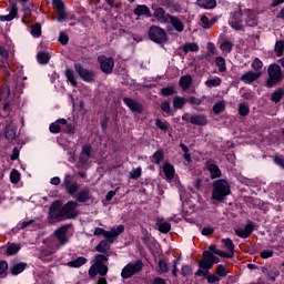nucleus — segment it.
<instances>
[{
    "instance_id": "33",
    "label": "nucleus",
    "mask_w": 284,
    "mask_h": 284,
    "mask_svg": "<svg viewBox=\"0 0 284 284\" xmlns=\"http://www.w3.org/2000/svg\"><path fill=\"white\" fill-rule=\"evenodd\" d=\"M197 6L204 10H212L216 8V0H197Z\"/></svg>"
},
{
    "instance_id": "18",
    "label": "nucleus",
    "mask_w": 284,
    "mask_h": 284,
    "mask_svg": "<svg viewBox=\"0 0 284 284\" xmlns=\"http://www.w3.org/2000/svg\"><path fill=\"white\" fill-rule=\"evenodd\" d=\"M17 14H19V7L17 2H10V12L7 16H0V21H12L17 19Z\"/></svg>"
},
{
    "instance_id": "29",
    "label": "nucleus",
    "mask_w": 284,
    "mask_h": 284,
    "mask_svg": "<svg viewBox=\"0 0 284 284\" xmlns=\"http://www.w3.org/2000/svg\"><path fill=\"white\" fill-rule=\"evenodd\" d=\"M190 123L192 125H207V116L205 114L192 115Z\"/></svg>"
},
{
    "instance_id": "26",
    "label": "nucleus",
    "mask_w": 284,
    "mask_h": 284,
    "mask_svg": "<svg viewBox=\"0 0 284 284\" xmlns=\"http://www.w3.org/2000/svg\"><path fill=\"white\" fill-rule=\"evenodd\" d=\"M61 125H68V120L59 119L55 122L51 123L49 130L52 134H59L61 132Z\"/></svg>"
},
{
    "instance_id": "19",
    "label": "nucleus",
    "mask_w": 284,
    "mask_h": 284,
    "mask_svg": "<svg viewBox=\"0 0 284 284\" xmlns=\"http://www.w3.org/2000/svg\"><path fill=\"white\" fill-rule=\"evenodd\" d=\"M260 77H263V72L248 71L241 77V81L243 83H254V81H258Z\"/></svg>"
},
{
    "instance_id": "42",
    "label": "nucleus",
    "mask_w": 284,
    "mask_h": 284,
    "mask_svg": "<svg viewBox=\"0 0 284 284\" xmlns=\"http://www.w3.org/2000/svg\"><path fill=\"white\" fill-rule=\"evenodd\" d=\"M64 74L68 81L71 83V85H73V88H77V85H79L77 79L74 78V72L72 71V69H67Z\"/></svg>"
},
{
    "instance_id": "60",
    "label": "nucleus",
    "mask_w": 284,
    "mask_h": 284,
    "mask_svg": "<svg viewBox=\"0 0 284 284\" xmlns=\"http://www.w3.org/2000/svg\"><path fill=\"white\" fill-rule=\"evenodd\" d=\"M261 258H272L274 256V251L272 250H264L260 253Z\"/></svg>"
},
{
    "instance_id": "10",
    "label": "nucleus",
    "mask_w": 284,
    "mask_h": 284,
    "mask_svg": "<svg viewBox=\"0 0 284 284\" xmlns=\"http://www.w3.org/2000/svg\"><path fill=\"white\" fill-rule=\"evenodd\" d=\"M77 207H79V202L77 201H69L62 205L64 221L68 219H77V216H79V211H77Z\"/></svg>"
},
{
    "instance_id": "53",
    "label": "nucleus",
    "mask_w": 284,
    "mask_h": 284,
    "mask_svg": "<svg viewBox=\"0 0 284 284\" xmlns=\"http://www.w3.org/2000/svg\"><path fill=\"white\" fill-rule=\"evenodd\" d=\"M221 83H222L221 78H215V79L205 81L206 88H219V85H221Z\"/></svg>"
},
{
    "instance_id": "3",
    "label": "nucleus",
    "mask_w": 284,
    "mask_h": 284,
    "mask_svg": "<svg viewBox=\"0 0 284 284\" xmlns=\"http://www.w3.org/2000/svg\"><path fill=\"white\" fill-rule=\"evenodd\" d=\"M268 79L266 81V88H274L277 83L283 81V70H281V65L273 63L267 69Z\"/></svg>"
},
{
    "instance_id": "54",
    "label": "nucleus",
    "mask_w": 284,
    "mask_h": 284,
    "mask_svg": "<svg viewBox=\"0 0 284 284\" xmlns=\"http://www.w3.org/2000/svg\"><path fill=\"white\" fill-rule=\"evenodd\" d=\"M10 181L13 184L19 183L21 181V173L13 169L10 173Z\"/></svg>"
},
{
    "instance_id": "51",
    "label": "nucleus",
    "mask_w": 284,
    "mask_h": 284,
    "mask_svg": "<svg viewBox=\"0 0 284 284\" xmlns=\"http://www.w3.org/2000/svg\"><path fill=\"white\" fill-rule=\"evenodd\" d=\"M183 52L187 53V52H199V44L196 43H186L183 47Z\"/></svg>"
},
{
    "instance_id": "27",
    "label": "nucleus",
    "mask_w": 284,
    "mask_h": 284,
    "mask_svg": "<svg viewBox=\"0 0 284 284\" xmlns=\"http://www.w3.org/2000/svg\"><path fill=\"white\" fill-rule=\"evenodd\" d=\"M169 23H171L176 32H183V30H185V24H183V21H181V19L178 17L171 16L169 18Z\"/></svg>"
},
{
    "instance_id": "59",
    "label": "nucleus",
    "mask_w": 284,
    "mask_h": 284,
    "mask_svg": "<svg viewBox=\"0 0 284 284\" xmlns=\"http://www.w3.org/2000/svg\"><path fill=\"white\" fill-rule=\"evenodd\" d=\"M31 34H33V37H41V24L40 23H36V24L31 26Z\"/></svg>"
},
{
    "instance_id": "48",
    "label": "nucleus",
    "mask_w": 284,
    "mask_h": 284,
    "mask_svg": "<svg viewBox=\"0 0 284 284\" xmlns=\"http://www.w3.org/2000/svg\"><path fill=\"white\" fill-rule=\"evenodd\" d=\"M225 111V101H219L213 105L214 114H221V112Z\"/></svg>"
},
{
    "instance_id": "39",
    "label": "nucleus",
    "mask_w": 284,
    "mask_h": 284,
    "mask_svg": "<svg viewBox=\"0 0 284 284\" xmlns=\"http://www.w3.org/2000/svg\"><path fill=\"white\" fill-rule=\"evenodd\" d=\"M165 159V155L163 154V150H158L151 158L152 163H155V165H161V162Z\"/></svg>"
},
{
    "instance_id": "61",
    "label": "nucleus",
    "mask_w": 284,
    "mask_h": 284,
    "mask_svg": "<svg viewBox=\"0 0 284 284\" xmlns=\"http://www.w3.org/2000/svg\"><path fill=\"white\" fill-rule=\"evenodd\" d=\"M182 276H191L192 274V267L190 265H183L181 268Z\"/></svg>"
},
{
    "instance_id": "1",
    "label": "nucleus",
    "mask_w": 284,
    "mask_h": 284,
    "mask_svg": "<svg viewBox=\"0 0 284 284\" xmlns=\"http://www.w3.org/2000/svg\"><path fill=\"white\" fill-rule=\"evenodd\" d=\"M231 192L227 180L220 179L213 182L212 199L214 201L223 203V201L230 196Z\"/></svg>"
},
{
    "instance_id": "11",
    "label": "nucleus",
    "mask_w": 284,
    "mask_h": 284,
    "mask_svg": "<svg viewBox=\"0 0 284 284\" xmlns=\"http://www.w3.org/2000/svg\"><path fill=\"white\" fill-rule=\"evenodd\" d=\"M62 187H64L67 194L70 196H74V194L79 192V183H77V181H74V176L70 174L64 176Z\"/></svg>"
},
{
    "instance_id": "37",
    "label": "nucleus",
    "mask_w": 284,
    "mask_h": 284,
    "mask_svg": "<svg viewBox=\"0 0 284 284\" xmlns=\"http://www.w3.org/2000/svg\"><path fill=\"white\" fill-rule=\"evenodd\" d=\"M233 48H234V43L232 41H229V40H224L220 44V50H222L224 54H230V52H232Z\"/></svg>"
},
{
    "instance_id": "16",
    "label": "nucleus",
    "mask_w": 284,
    "mask_h": 284,
    "mask_svg": "<svg viewBox=\"0 0 284 284\" xmlns=\"http://www.w3.org/2000/svg\"><path fill=\"white\" fill-rule=\"evenodd\" d=\"M122 101L129 106L131 112H135L136 114H141L143 112V104H141V102H138L132 98H123Z\"/></svg>"
},
{
    "instance_id": "22",
    "label": "nucleus",
    "mask_w": 284,
    "mask_h": 284,
    "mask_svg": "<svg viewBox=\"0 0 284 284\" xmlns=\"http://www.w3.org/2000/svg\"><path fill=\"white\" fill-rule=\"evenodd\" d=\"M244 12L247 16L246 26H248L250 28H256V26H258V19L256 18V12L251 9H246Z\"/></svg>"
},
{
    "instance_id": "47",
    "label": "nucleus",
    "mask_w": 284,
    "mask_h": 284,
    "mask_svg": "<svg viewBox=\"0 0 284 284\" xmlns=\"http://www.w3.org/2000/svg\"><path fill=\"white\" fill-rule=\"evenodd\" d=\"M274 52H275L276 57H283V52H284V41L283 40H280L275 43Z\"/></svg>"
},
{
    "instance_id": "63",
    "label": "nucleus",
    "mask_w": 284,
    "mask_h": 284,
    "mask_svg": "<svg viewBox=\"0 0 284 284\" xmlns=\"http://www.w3.org/2000/svg\"><path fill=\"white\" fill-rule=\"evenodd\" d=\"M161 110L162 112H165L166 114H170L171 106H170V101H164L161 103Z\"/></svg>"
},
{
    "instance_id": "38",
    "label": "nucleus",
    "mask_w": 284,
    "mask_h": 284,
    "mask_svg": "<svg viewBox=\"0 0 284 284\" xmlns=\"http://www.w3.org/2000/svg\"><path fill=\"white\" fill-rule=\"evenodd\" d=\"M215 65L219 70V72H226L227 71V64L223 57H216L215 58Z\"/></svg>"
},
{
    "instance_id": "52",
    "label": "nucleus",
    "mask_w": 284,
    "mask_h": 284,
    "mask_svg": "<svg viewBox=\"0 0 284 284\" xmlns=\"http://www.w3.org/2000/svg\"><path fill=\"white\" fill-rule=\"evenodd\" d=\"M6 139H8V141H14V139H17V129H14V128H7V130H6Z\"/></svg>"
},
{
    "instance_id": "44",
    "label": "nucleus",
    "mask_w": 284,
    "mask_h": 284,
    "mask_svg": "<svg viewBox=\"0 0 284 284\" xmlns=\"http://www.w3.org/2000/svg\"><path fill=\"white\" fill-rule=\"evenodd\" d=\"M160 94L162 97H172V94H176V89H174V85L165 87L161 89Z\"/></svg>"
},
{
    "instance_id": "40",
    "label": "nucleus",
    "mask_w": 284,
    "mask_h": 284,
    "mask_svg": "<svg viewBox=\"0 0 284 284\" xmlns=\"http://www.w3.org/2000/svg\"><path fill=\"white\" fill-rule=\"evenodd\" d=\"M284 97V90L283 89H277L274 91L271 95V101L273 103H281L282 99Z\"/></svg>"
},
{
    "instance_id": "57",
    "label": "nucleus",
    "mask_w": 284,
    "mask_h": 284,
    "mask_svg": "<svg viewBox=\"0 0 284 284\" xmlns=\"http://www.w3.org/2000/svg\"><path fill=\"white\" fill-rule=\"evenodd\" d=\"M170 230H172V224H170L169 222H164L159 225V232H161L162 234H168Z\"/></svg>"
},
{
    "instance_id": "56",
    "label": "nucleus",
    "mask_w": 284,
    "mask_h": 284,
    "mask_svg": "<svg viewBox=\"0 0 284 284\" xmlns=\"http://www.w3.org/2000/svg\"><path fill=\"white\" fill-rule=\"evenodd\" d=\"M8 273V263L6 261H0V278H6Z\"/></svg>"
},
{
    "instance_id": "14",
    "label": "nucleus",
    "mask_w": 284,
    "mask_h": 284,
    "mask_svg": "<svg viewBox=\"0 0 284 284\" xmlns=\"http://www.w3.org/2000/svg\"><path fill=\"white\" fill-rule=\"evenodd\" d=\"M205 168L211 174V179H221L222 172L221 169H219V165H216V162L212 159L207 160L205 162Z\"/></svg>"
},
{
    "instance_id": "49",
    "label": "nucleus",
    "mask_w": 284,
    "mask_h": 284,
    "mask_svg": "<svg viewBox=\"0 0 284 284\" xmlns=\"http://www.w3.org/2000/svg\"><path fill=\"white\" fill-rule=\"evenodd\" d=\"M239 114H240V116H247V114H250V105L245 102L240 103Z\"/></svg>"
},
{
    "instance_id": "58",
    "label": "nucleus",
    "mask_w": 284,
    "mask_h": 284,
    "mask_svg": "<svg viewBox=\"0 0 284 284\" xmlns=\"http://www.w3.org/2000/svg\"><path fill=\"white\" fill-rule=\"evenodd\" d=\"M141 174H143V170L141 169V166H139L130 172V179H140Z\"/></svg>"
},
{
    "instance_id": "62",
    "label": "nucleus",
    "mask_w": 284,
    "mask_h": 284,
    "mask_svg": "<svg viewBox=\"0 0 284 284\" xmlns=\"http://www.w3.org/2000/svg\"><path fill=\"white\" fill-rule=\"evenodd\" d=\"M217 276H221L222 278L227 276V270L223 267V265H219L216 268Z\"/></svg>"
},
{
    "instance_id": "6",
    "label": "nucleus",
    "mask_w": 284,
    "mask_h": 284,
    "mask_svg": "<svg viewBox=\"0 0 284 284\" xmlns=\"http://www.w3.org/2000/svg\"><path fill=\"white\" fill-rule=\"evenodd\" d=\"M217 263H220L219 257L214 256L210 251H204L199 262V267L200 270H212Z\"/></svg>"
},
{
    "instance_id": "20",
    "label": "nucleus",
    "mask_w": 284,
    "mask_h": 284,
    "mask_svg": "<svg viewBox=\"0 0 284 284\" xmlns=\"http://www.w3.org/2000/svg\"><path fill=\"white\" fill-rule=\"evenodd\" d=\"M75 203H88L90 199H92V193L90 192V187H84L78 192Z\"/></svg>"
},
{
    "instance_id": "46",
    "label": "nucleus",
    "mask_w": 284,
    "mask_h": 284,
    "mask_svg": "<svg viewBox=\"0 0 284 284\" xmlns=\"http://www.w3.org/2000/svg\"><path fill=\"white\" fill-rule=\"evenodd\" d=\"M10 98V87L8 84H2L0 88V99L6 101V99Z\"/></svg>"
},
{
    "instance_id": "7",
    "label": "nucleus",
    "mask_w": 284,
    "mask_h": 284,
    "mask_svg": "<svg viewBox=\"0 0 284 284\" xmlns=\"http://www.w3.org/2000/svg\"><path fill=\"white\" fill-rule=\"evenodd\" d=\"M74 70L79 74L80 79L85 81V83H94L97 80V72L94 70H88L83 68L81 63H75Z\"/></svg>"
},
{
    "instance_id": "28",
    "label": "nucleus",
    "mask_w": 284,
    "mask_h": 284,
    "mask_svg": "<svg viewBox=\"0 0 284 284\" xmlns=\"http://www.w3.org/2000/svg\"><path fill=\"white\" fill-rule=\"evenodd\" d=\"M134 14L136 17H152V12L150 11V8L145 4H139L134 10Z\"/></svg>"
},
{
    "instance_id": "17",
    "label": "nucleus",
    "mask_w": 284,
    "mask_h": 284,
    "mask_svg": "<svg viewBox=\"0 0 284 284\" xmlns=\"http://www.w3.org/2000/svg\"><path fill=\"white\" fill-rule=\"evenodd\" d=\"M234 232L236 236H240V239H250V236H252V232H254V223L248 222L244 229H235Z\"/></svg>"
},
{
    "instance_id": "43",
    "label": "nucleus",
    "mask_w": 284,
    "mask_h": 284,
    "mask_svg": "<svg viewBox=\"0 0 284 284\" xmlns=\"http://www.w3.org/2000/svg\"><path fill=\"white\" fill-rule=\"evenodd\" d=\"M37 59L42 65H45L50 62V53L39 52L38 55H37Z\"/></svg>"
},
{
    "instance_id": "15",
    "label": "nucleus",
    "mask_w": 284,
    "mask_h": 284,
    "mask_svg": "<svg viewBox=\"0 0 284 284\" xmlns=\"http://www.w3.org/2000/svg\"><path fill=\"white\" fill-rule=\"evenodd\" d=\"M230 24L233 30H243V11L241 9L233 13Z\"/></svg>"
},
{
    "instance_id": "31",
    "label": "nucleus",
    "mask_w": 284,
    "mask_h": 284,
    "mask_svg": "<svg viewBox=\"0 0 284 284\" xmlns=\"http://www.w3.org/2000/svg\"><path fill=\"white\" fill-rule=\"evenodd\" d=\"M163 172L169 181H172V179H174V165L170 164L169 162H165L163 164Z\"/></svg>"
},
{
    "instance_id": "55",
    "label": "nucleus",
    "mask_w": 284,
    "mask_h": 284,
    "mask_svg": "<svg viewBox=\"0 0 284 284\" xmlns=\"http://www.w3.org/2000/svg\"><path fill=\"white\" fill-rule=\"evenodd\" d=\"M222 243H224L226 250H229V254L234 256V242H232L231 239L222 240Z\"/></svg>"
},
{
    "instance_id": "45",
    "label": "nucleus",
    "mask_w": 284,
    "mask_h": 284,
    "mask_svg": "<svg viewBox=\"0 0 284 284\" xmlns=\"http://www.w3.org/2000/svg\"><path fill=\"white\" fill-rule=\"evenodd\" d=\"M185 105V98L175 97L173 100V108L175 110H183V106Z\"/></svg>"
},
{
    "instance_id": "12",
    "label": "nucleus",
    "mask_w": 284,
    "mask_h": 284,
    "mask_svg": "<svg viewBox=\"0 0 284 284\" xmlns=\"http://www.w3.org/2000/svg\"><path fill=\"white\" fill-rule=\"evenodd\" d=\"M68 230H70V225L64 224L54 231L53 236L57 239L60 245H68V243H70V237L68 236Z\"/></svg>"
},
{
    "instance_id": "32",
    "label": "nucleus",
    "mask_w": 284,
    "mask_h": 284,
    "mask_svg": "<svg viewBox=\"0 0 284 284\" xmlns=\"http://www.w3.org/2000/svg\"><path fill=\"white\" fill-rule=\"evenodd\" d=\"M155 126L158 130H161L164 134L170 131V122L162 120V119H155Z\"/></svg>"
},
{
    "instance_id": "50",
    "label": "nucleus",
    "mask_w": 284,
    "mask_h": 284,
    "mask_svg": "<svg viewBox=\"0 0 284 284\" xmlns=\"http://www.w3.org/2000/svg\"><path fill=\"white\" fill-rule=\"evenodd\" d=\"M252 70H254V72H262L261 70H263V61H261V59L255 58L251 64Z\"/></svg>"
},
{
    "instance_id": "2",
    "label": "nucleus",
    "mask_w": 284,
    "mask_h": 284,
    "mask_svg": "<svg viewBox=\"0 0 284 284\" xmlns=\"http://www.w3.org/2000/svg\"><path fill=\"white\" fill-rule=\"evenodd\" d=\"M106 263H108V255L105 256V255L97 254L94 264L89 270V276L91 278H94L97 274H99L100 276H106L108 275Z\"/></svg>"
},
{
    "instance_id": "9",
    "label": "nucleus",
    "mask_w": 284,
    "mask_h": 284,
    "mask_svg": "<svg viewBox=\"0 0 284 284\" xmlns=\"http://www.w3.org/2000/svg\"><path fill=\"white\" fill-rule=\"evenodd\" d=\"M49 216L53 221H65L63 215V204L61 201H54L49 209Z\"/></svg>"
},
{
    "instance_id": "64",
    "label": "nucleus",
    "mask_w": 284,
    "mask_h": 284,
    "mask_svg": "<svg viewBox=\"0 0 284 284\" xmlns=\"http://www.w3.org/2000/svg\"><path fill=\"white\" fill-rule=\"evenodd\" d=\"M274 163H276V165H280V168H284V159H283V156L276 154L274 156Z\"/></svg>"
},
{
    "instance_id": "34",
    "label": "nucleus",
    "mask_w": 284,
    "mask_h": 284,
    "mask_svg": "<svg viewBox=\"0 0 284 284\" xmlns=\"http://www.w3.org/2000/svg\"><path fill=\"white\" fill-rule=\"evenodd\" d=\"M19 250H21V244L11 243L7 246V256H14V254H19Z\"/></svg>"
},
{
    "instance_id": "25",
    "label": "nucleus",
    "mask_w": 284,
    "mask_h": 284,
    "mask_svg": "<svg viewBox=\"0 0 284 284\" xmlns=\"http://www.w3.org/2000/svg\"><path fill=\"white\" fill-rule=\"evenodd\" d=\"M90 156H92V146L84 145L80 154V163H82V165H85V163L90 161Z\"/></svg>"
},
{
    "instance_id": "4",
    "label": "nucleus",
    "mask_w": 284,
    "mask_h": 284,
    "mask_svg": "<svg viewBox=\"0 0 284 284\" xmlns=\"http://www.w3.org/2000/svg\"><path fill=\"white\" fill-rule=\"evenodd\" d=\"M125 232L124 225H119L118 227H112L110 231H105V229L97 227L93 232L94 236H104V239H109L110 243H114V239L120 236Z\"/></svg>"
},
{
    "instance_id": "8",
    "label": "nucleus",
    "mask_w": 284,
    "mask_h": 284,
    "mask_svg": "<svg viewBox=\"0 0 284 284\" xmlns=\"http://www.w3.org/2000/svg\"><path fill=\"white\" fill-rule=\"evenodd\" d=\"M143 270V262L136 261L135 263H129L123 267L121 276L122 278H132L134 274H139Z\"/></svg>"
},
{
    "instance_id": "23",
    "label": "nucleus",
    "mask_w": 284,
    "mask_h": 284,
    "mask_svg": "<svg viewBox=\"0 0 284 284\" xmlns=\"http://www.w3.org/2000/svg\"><path fill=\"white\" fill-rule=\"evenodd\" d=\"M153 17L158 19L161 23H170V13H165V9L163 8H158L155 9Z\"/></svg>"
},
{
    "instance_id": "35",
    "label": "nucleus",
    "mask_w": 284,
    "mask_h": 284,
    "mask_svg": "<svg viewBox=\"0 0 284 284\" xmlns=\"http://www.w3.org/2000/svg\"><path fill=\"white\" fill-rule=\"evenodd\" d=\"M88 263V258L80 256L73 261L68 262L69 267H82V265H85Z\"/></svg>"
},
{
    "instance_id": "13",
    "label": "nucleus",
    "mask_w": 284,
    "mask_h": 284,
    "mask_svg": "<svg viewBox=\"0 0 284 284\" xmlns=\"http://www.w3.org/2000/svg\"><path fill=\"white\" fill-rule=\"evenodd\" d=\"M98 62L100 63V68L104 74H112V70H114V59L105 55H99Z\"/></svg>"
},
{
    "instance_id": "36",
    "label": "nucleus",
    "mask_w": 284,
    "mask_h": 284,
    "mask_svg": "<svg viewBox=\"0 0 284 284\" xmlns=\"http://www.w3.org/2000/svg\"><path fill=\"white\" fill-rule=\"evenodd\" d=\"M159 274H168L170 272V264L165 258H160L159 260Z\"/></svg>"
},
{
    "instance_id": "24",
    "label": "nucleus",
    "mask_w": 284,
    "mask_h": 284,
    "mask_svg": "<svg viewBox=\"0 0 284 284\" xmlns=\"http://www.w3.org/2000/svg\"><path fill=\"white\" fill-rule=\"evenodd\" d=\"M179 85L183 90V92H187L192 87V77L190 74L182 75L179 80Z\"/></svg>"
},
{
    "instance_id": "21",
    "label": "nucleus",
    "mask_w": 284,
    "mask_h": 284,
    "mask_svg": "<svg viewBox=\"0 0 284 284\" xmlns=\"http://www.w3.org/2000/svg\"><path fill=\"white\" fill-rule=\"evenodd\" d=\"M26 267H28V263L26 262L13 263L10 266L9 272L12 276H19V274L26 271Z\"/></svg>"
},
{
    "instance_id": "5",
    "label": "nucleus",
    "mask_w": 284,
    "mask_h": 284,
    "mask_svg": "<svg viewBox=\"0 0 284 284\" xmlns=\"http://www.w3.org/2000/svg\"><path fill=\"white\" fill-rule=\"evenodd\" d=\"M149 39L154 41V43H168V33L161 27L152 26L149 29Z\"/></svg>"
},
{
    "instance_id": "30",
    "label": "nucleus",
    "mask_w": 284,
    "mask_h": 284,
    "mask_svg": "<svg viewBox=\"0 0 284 284\" xmlns=\"http://www.w3.org/2000/svg\"><path fill=\"white\" fill-rule=\"evenodd\" d=\"M95 252H100V254H105L110 252V239L102 240L97 246Z\"/></svg>"
},
{
    "instance_id": "41",
    "label": "nucleus",
    "mask_w": 284,
    "mask_h": 284,
    "mask_svg": "<svg viewBox=\"0 0 284 284\" xmlns=\"http://www.w3.org/2000/svg\"><path fill=\"white\" fill-rule=\"evenodd\" d=\"M214 23H216V19L210 20V18H207V16L201 17V26H202V28H205V30H210V28H212V26H214Z\"/></svg>"
}]
</instances>
